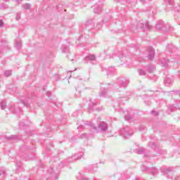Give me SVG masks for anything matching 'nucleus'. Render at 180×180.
<instances>
[{
  "instance_id": "nucleus-39",
  "label": "nucleus",
  "mask_w": 180,
  "mask_h": 180,
  "mask_svg": "<svg viewBox=\"0 0 180 180\" xmlns=\"http://www.w3.org/2000/svg\"><path fill=\"white\" fill-rule=\"evenodd\" d=\"M19 112H22V109L21 108H19Z\"/></svg>"
},
{
  "instance_id": "nucleus-19",
  "label": "nucleus",
  "mask_w": 180,
  "mask_h": 180,
  "mask_svg": "<svg viewBox=\"0 0 180 180\" xmlns=\"http://www.w3.org/2000/svg\"><path fill=\"white\" fill-rule=\"evenodd\" d=\"M0 106L3 110L4 109H5V108H6V103L5 102V101H0Z\"/></svg>"
},
{
  "instance_id": "nucleus-32",
  "label": "nucleus",
  "mask_w": 180,
  "mask_h": 180,
  "mask_svg": "<svg viewBox=\"0 0 180 180\" xmlns=\"http://www.w3.org/2000/svg\"><path fill=\"white\" fill-rule=\"evenodd\" d=\"M4 26V21L2 20H0V27H2Z\"/></svg>"
},
{
  "instance_id": "nucleus-35",
  "label": "nucleus",
  "mask_w": 180,
  "mask_h": 180,
  "mask_svg": "<svg viewBox=\"0 0 180 180\" xmlns=\"http://www.w3.org/2000/svg\"><path fill=\"white\" fill-rule=\"evenodd\" d=\"M83 127H84V126L80 125V126L77 127V129H78V130H79V129H82Z\"/></svg>"
},
{
  "instance_id": "nucleus-27",
  "label": "nucleus",
  "mask_w": 180,
  "mask_h": 180,
  "mask_svg": "<svg viewBox=\"0 0 180 180\" xmlns=\"http://www.w3.org/2000/svg\"><path fill=\"white\" fill-rule=\"evenodd\" d=\"M82 139H86L88 137V135L86 134H82L81 135Z\"/></svg>"
},
{
  "instance_id": "nucleus-9",
  "label": "nucleus",
  "mask_w": 180,
  "mask_h": 180,
  "mask_svg": "<svg viewBox=\"0 0 180 180\" xmlns=\"http://www.w3.org/2000/svg\"><path fill=\"white\" fill-rule=\"evenodd\" d=\"M144 70H146L149 72V74H151V72H154V70H155V68H154V66L152 65H149L144 67Z\"/></svg>"
},
{
  "instance_id": "nucleus-28",
  "label": "nucleus",
  "mask_w": 180,
  "mask_h": 180,
  "mask_svg": "<svg viewBox=\"0 0 180 180\" xmlns=\"http://www.w3.org/2000/svg\"><path fill=\"white\" fill-rule=\"evenodd\" d=\"M151 113H152V115H154V116H158V112H157L155 111H152Z\"/></svg>"
},
{
  "instance_id": "nucleus-11",
  "label": "nucleus",
  "mask_w": 180,
  "mask_h": 180,
  "mask_svg": "<svg viewBox=\"0 0 180 180\" xmlns=\"http://www.w3.org/2000/svg\"><path fill=\"white\" fill-rule=\"evenodd\" d=\"M171 171H172V169L171 167L161 168V172H162V174H168L169 172H171Z\"/></svg>"
},
{
  "instance_id": "nucleus-12",
  "label": "nucleus",
  "mask_w": 180,
  "mask_h": 180,
  "mask_svg": "<svg viewBox=\"0 0 180 180\" xmlns=\"http://www.w3.org/2000/svg\"><path fill=\"white\" fill-rule=\"evenodd\" d=\"M96 58L95 55H89L86 57L85 61H86V60H89V61H95Z\"/></svg>"
},
{
  "instance_id": "nucleus-1",
  "label": "nucleus",
  "mask_w": 180,
  "mask_h": 180,
  "mask_svg": "<svg viewBox=\"0 0 180 180\" xmlns=\"http://www.w3.org/2000/svg\"><path fill=\"white\" fill-rule=\"evenodd\" d=\"M108 127V125L105 122H101L98 127L93 126V129L95 130L96 133H106Z\"/></svg>"
},
{
  "instance_id": "nucleus-24",
  "label": "nucleus",
  "mask_w": 180,
  "mask_h": 180,
  "mask_svg": "<svg viewBox=\"0 0 180 180\" xmlns=\"http://www.w3.org/2000/svg\"><path fill=\"white\" fill-rule=\"evenodd\" d=\"M110 71H115V68H109L108 72L107 73L108 75H110Z\"/></svg>"
},
{
  "instance_id": "nucleus-34",
  "label": "nucleus",
  "mask_w": 180,
  "mask_h": 180,
  "mask_svg": "<svg viewBox=\"0 0 180 180\" xmlns=\"http://www.w3.org/2000/svg\"><path fill=\"white\" fill-rule=\"evenodd\" d=\"M165 82H167V84H171V81H169V79H166Z\"/></svg>"
},
{
  "instance_id": "nucleus-15",
  "label": "nucleus",
  "mask_w": 180,
  "mask_h": 180,
  "mask_svg": "<svg viewBox=\"0 0 180 180\" xmlns=\"http://www.w3.org/2000/svg\"><path fill=\"white\" fill-rule=\"evenodd\" d=\"M81 157H82V154H75L74 156H72V160L77 161V160H80Z\"/></svg>"
},
{
  "instance_id": "nucleus-40",
  "label": "nucleus",
  "mask_w": 180,
  "mask_h": 180,
  "mask_svg": "<svg viewBox=\"0 0 180 180\" xmlns=\"http://www.w3.org/2000/svg\"><path fill=\"white\" fill-rule=\"evenodd\" d=\"M168 109H169H169H172V107H169Z\"/></svg>"
},
{
  "instance_id": "nucleus-17",
  "label": "nucleus",
  "mask_w": 180,
  "mask_h": 180,
  "mask_svg": "<svg viewBox=\"0 0 180 180\" xmlns=\"http://www.w3.org/2000/svg\"><path fill=\"white\" fill-rule=\"evenodd\" d=\"M146 150L144 148H141V149H136L135 150V153L136 154H143V153H145Z\"/></svg>"
},
{
  "instance_id": "nucleus-6",
  "label": "nucleus",
  "mask_w": 180,
  "mask_h": 180,
  "mask_svg": "<svg viewBox=\"0 0 180 180\" xmlns=\"http://www.w3.org/2000/svg\"><path fill=\"white\" fill-rule=\"evenodd\" d=\"M94 12L96 15H100V13H102V6H99L98 4H95L93 6Z\"/></svg>"
},
{
  "instance_id": "nucleus-16",
  "label": "nucleus",
  "mask_w": 180,
  "mask_h": 180,
  "mask_svg": "<svg viewBox=\"0 0 180 180\" xmlns=\"http://www.w3.org/2000/svg\"><path fill=\"white\" fill-rule=\"evenodd\" d=\"M156 29L158 30H161V29H162V21L158 22L156 24Z\"/></svg>"
},
{
  "instance_id": "nucleus-20",
  "label": "nucleus",
  "mask_w": 180,
  "mask_h": 180,
  "mask_svg": "<svg viewBox=\"0 0 180 180\" xmlns=\"http://www.w3.org/2000/svg\"><path fill=\"white\" fill-rule=\"evenodd\" d=\"M30 6H31L30 4H23V5H22V8H23L24 9H25V10H29V9H30Z\"/></svg>"
},
{
  "instance_id": "nucleus-25",
  "label": "nucleus",
  "mask_w": 180,
  "mask_h": 180,
  "mask_svg": "<svg viewBox=\"0 0 180 180\" xmlns=\"http://www.w3.org/2000/svg\"><path fill=\"white\" fill-rule=\"evenodd\" d=\"M21 103H22L24 106H29V103L25 101V100H21Z\"/></svg>"
},
{
  "instance_id": "nucleus-33",
  "label": "nucleus",
  "mask_w": 180,
  "mask_h": 180,
  "mask_svg": "<svg viewBox=\"0 0 180 180\" xmlns=\"http://www.w3.org/2000/svg\"><path fill=\"white\" fill-rule=\"evenodd\" d=\"M15 19H16V20H19V19H20V15H17L15 16Z\"/></svg>"
},
{
  "instance_id": "nucleus-42",
  "label": "nucleus",
  "mask_w": 180,
  "mask_h": 180,
  "mask_svg": "<svg viewBox=\"0 0 180 180\" xmlns=\"http://www.w3.org/2000/svg\"><path fill=\"white\" fill-rule=\"evenodd\" d=\"M69 72H72V71H69Z\"/></svg>"
},
{
  "instance_id": "nucleus-2",
  "label": "nucleus",
  "mask_w": 180,
  "mask_h": 180,
  "mask_svg": "<svg viewBox=\"0 0 180 180\" xmlns=\"http://www.w3.org/2000/svg\"><path fill=\"white\" fill-rule=\"evenodd\" d=\"M129 85V80H123L122 79H117V84H114L115 89H119V88H126Z\"/></svg>"
},
{
  "instance_id": "nucleus-4",
  "label": "nucleus",
  "mask_w": 180,
  "mask_h": 180,
  "mask_svg": "<svg viewBox=\"0 0 180 180\" xmlns=\"http://www.w3.org/2000/svg\"><path fill=\"white\" fill-rule=\"evenodd\" d=\"M109 88H112V85L110 84H105L101 85V90L100 92V96L105 98L106 95H108V90Z\"/></svg>"
},
{
  "instance_id": "nucleus-26",
  "label": "nucleus",
  "mask_w": 180,
  "mask_h": 180,
  "mask_svg": "<svg viewBox=\"0 0 180 180\" xmlns=\"http://www.w3.org/2000/svg\"><path fill=\"white\" fill-rule=\"evenodd\" d=\"M125 120H131V117L130 116V115H126L125 116Z\"/></svg>"
},
{
  "instance_id": "nucleus-13",
  "label": "nucleus",
  "mask_w": 180,
  "mask_h": 180,
  "mask_svg": "<svg viewBox=\"0 0 180 180\" xmlns=\"http://www.w3.org/2000/svg\"><path fill=\"white\" fill-rule=\"evenodd\" d=\"M94 106H96V103H95L94 102H90L89 104V112H92V110H94Z\"/></svg>"
},
{
  "instance_id": "nucleus-37",
  "label": "nucleus",
  "mask_w": 180,
  "mask_h": 180,
  "mask_svg": "<svg viewBox=\"0 0 180 180\" xmlns=\"http://www.w3.org/2000/svg\"><path fill=\"white\" fill-rule=\"evenodd\" d=\"M20 126H22V127L25 126V124L23 122H20Z\"/></svg>"
},
{
  "instance_id": "nucleus-21",
  "label": "nucleus",
  "mask_w": 180,
  "mask_h": 180,
  "mask_svg": "<svg viewBox=\"0 0 180 180\" xmlns=\"http://www.w3.org/2000/svg\"><path fill=\"white\" fill-rule=\"evenodd\" d=\"M15 47H16L17 50H20V49H22V43L16 42Z\"/></svg>"
},
{
  "instance_id": "nucleus-14",
  "label": "nucleus",
  "mask_w": 180,
  "mask_h": 180,
  "mask_svg": "<svg viewBox=\"0 0 180 180\" xmlns=\"http://www.w3.org/2000/svg\"><path fill=\"white\" fill-rule=\"evenodd\" d=\"M146 71H147V70L146 69H144V68H143V69L141 68V69L138 70V72H139V75H146L147 74L146 72Z\"/></svg>"
},
{
  "instance_id": "nucleus-41",
  "label": "nucleus",
  "mask_w": 180,
  "mask_h": 180,
  "mask_svg": "<svg viewBox=\"0 0 180 180\" xmlns=\"http://www.w3.org/2000/svg\"><path fill=\"white\" fill-rule=\"evenodd\" d=\"M159 154H162V152H160Z\"/></svg>"
},
{
  "instance_id": "nucleus-38",
  "label": "nucleus",
  "mask_w": 180,
  "mask_h": 180,
  "mask_svg": "<svg viewBox=\"0 0 180 180\" xmlns=\"http://www.w3.org/2000/svg\"><path fill=\"white\" fill-rule=\"evenodd\" d=\"M4 2H9V0H3Z\"/></svg>"
},
{
  "instance_id": "nucleus-3",
  "label": "nucleus",
  "mask_w": 180,
  "mask_h": 180,
  "mask_svg": "<svg viewBox=\"0 0 180 180\" xmlns=\"http://www.w3.org/2000/svg\"><path fill=\"white\" fill-rule=\"evenodd\" d=\"M120 134H122L124 139H129L130 136H133V131H131L129 127H126L120 130Z\"/></svg>"
},
{
  "instance_id": "nucleus-5",
  "label": "nucleus",
  "mask_w": 180,
  "mask_h": 180,
  "mask_svg": "<svg viewBox=\"0 0 180 180\" xmlns=\"http://www.w3.org/2000/svg\"><path fill=\"white\" fill-rule=\"evenodd\" d=\"M142 171H148V172H150L152 175H157L158 174V170L155 169V167H153L151 169H149L148 167H146L145 166L141 167Z\"/></svg>"
},
{
  "instance_id": "nucleus-7",
  "label": "nucleus",
  "mask_w": 180,
  "mask_h": 180,
  "mask_svg": "<svg viewBox=\"0 0 180 180\" xmlns=\"http://www.w3.org/2000/svg\"><path fill=\"white\" fill-rule=\"evenodd\" d=\"M48 173L50 174L51 180L58 179V174L56 173H54L52 167L48 169Z\"/></svg>"
},
{
  "instance_id": "nucleus-29",
  "label": "nucleus",
  "mask_w": 180,
  "mask_h": 180,
  "mask_svg": "<svg viewBox=\"0 0 180 180\" xmlns=\"http://www.w3.org/2000/svg\"><path fill=\"white\" fill-rule=\"evenodd\" d=\"M5 6H6L5 4L0 5V9H5Z\"/></svg>"
},
{
  "instance_id": "nucleus-30",
  "label": "nucleus",
  "mask_w": 180,
  "mask_h": 180,
  "mask_svg": "<svg viewBox=\"0 0 180 180\" xmlns=\"http://www.w3.org/2000/svg\"><path fill=\"white\" fill-rule=\"evenodd\" d=\"M153 146H155V143H154V142H150V143H149V146H150V147H152V148H153Z\"/></svg>"
},
{
  "instance_id": "nucleus-36",
  "label": "nucleus",
  "mask_w": 180,
  "mask_h": 180,
  "mask_svg": "<svg viewBox=\"0 0 180 180\" xmlns=\"http://www.w3.org/2000/svg\"><path fill=\"white\" fill-rule=\"evenodd\" d=\"M0 53H1V54H2V53H3L2 46H0Z\"/></svg>"
},
{
  "instance_id": "nucleus-31",
  "label": "nucleus",
  "mask_w": 180,
  "mask_h": 180,
  "mask_svg": "<svg viewBox=\"0 0 180 180\" xmlns=\"http://www.w3.org/2000/svg\"><path fill=\"white\" fill-rule=\"evenodd\" d=\"M169 4L172 5L174 4V0H168Z\"/></svg>"
},
{
  "instance_id": "nucleus-10",
  "label": "nucleus",
  "mask_w": 180,
  "mask_h": 180,
  "mask_svg": "<svg viewBox=\"0 0 180 180\" xmlns=\"http://www.w3.org/2000/svg\"><path fill=\"white\" fill-rule=\"evenodd\" d=\"M7 140H20V138L18 135H11L9 136H6Z\"/></svg>"
},
{
  "instance_id": "nucleus-43",
  "label": "nucleus",
  "mask_w": 180,
  "mask_h": 180,
  "mask_svg": "<svg viewBox=\"0 0 180 180\" xmlns=\"http://www.w3.org/2000/svg\"><path fill=\"white\" fill-rule=\"evenodd\" d=\"M86 25H88V22H86Z\"/></svg>"
},
{
  "instance_id": "nucleus-23",
  "label": "nucleus",
  "mask_w": 180,
  "mask_h": 180,
  "mask_svg": "<svg viewBox=\"0 0 180 180\" xmlns=\"http://www.w3.org/2000/svg\"><path fill=\"white\" fill-rule=\"evenodd\" d=\"M145 27H146V29H147V30H150V29H151V26H150V25L148 24V22H146Z\"/></svg>"
},
{
  "instance_id": "nucleus-8",
  "label": "nucleus",
  "mask_w": 180,
  "mask_h": 180,
  "mask_svg": "<svg viewBox=\"0 0 180 180\" xmlns=\"http://www.w3.org/2000/svg\"><path fill=\"white\" fill-rule=\"evenodd\" d=\"M148 58L149 60H153V58H154V54H155L154 49H153V47H148Z\"/></svg>"
},
{
  "instance_id": "nucleus-22",
  "label": "nucleus",
  "mask_w": 180,
  "mask_h": 180,
  "mask_svg": "<svg viewBox=\"0 0 180 180\" xmlns=\"http://www.w3.org/2000/svg\"><path fill=\"white\" fill-rule=\"evenodd\" d=\"M8 109L11 112H13L14 113H18V112L15 110V107L11 106L8 107Z\"/></svg>"
},
{
  "instance_id": "nucleus-18",
  "label": "nucleus",
  "mask_w": 180,
  "mask_h": 180,
  "mask_svg": "<svg viewBox=\"0 0 180 180\" xmlns=\"http://www.w3.org/2000/svg\"><path fill=\"white\" fill-rule=\"evenodd\" d=\"M11 75H12V70H8L4 72V76H6V77H11Z\"/></svg>"
}]
</instances>
